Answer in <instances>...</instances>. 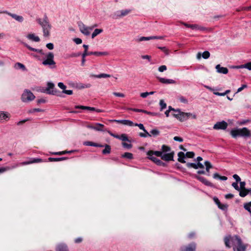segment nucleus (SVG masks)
<instances>
[{"label":"nucleus","mask_w":251,"mask_h":251,"mask_svg":"<svg viewBox=\"0 0 251 251\" xmlns=\"http://www.w3.org/2000/svg\"><path fill=\"white\" fill-rule=\"evenodd\" d=\"M230 241L232 244L234 251H246L247 246L243 244L241 239L238 236L226 237L225 238V243L226 247L230 248Z\"/></svg>","instance_id":"obj_1"},{"label":"nucleus","mask_w":251,"mask_h":251,"mask_svg":"<svg viewBox=\"0 0 251 251\" xmlns=\"http://www.w3.org/2000/svg\"><path fill=\"white\" fill-rule=\"evenodd\" d=\"M37 22L42 28L43 35L45 37L49 36L51 25L49 23L47 17H46L43 19H38L37 20Z\"/></svg>","instance_id":"obj_2"},{"label":"nucleus","mask_w":251,"mask_h":251,"mask_svg":"<svg viewBox=\"0 0 251 251\" xmlns=\"http://www.w3.org/2000/svg\"><path fill=\"white\" fill-rule=\"evenodd\" d=\"M230 134L234 138L237 136L243 137H250L251 136V131L247 127L232 129L230 131Z\"/></svg>","instance_id":"obj_3"},{"label":"nucleus","mask_w":251,"mask_h":251,"mask_svg":"<svg viewBox=\"0 0 251 251\" xmlns=\"http://www.w3.org/2000/svg\"><path fill=\"white\" fill-rule=\"evenodd\" d=\"M83 47L84 48L85 50L83 53L82 54V60H81V65L82 66H84L85 62V57L87 55H95L96 56H101V55H107L108 54L107 52H88L87 51L88 49V46L86 45H83Z\"/></svg>","instance_id":"obj_4"},{"label":"nucleus","mask_w":251,"mask_h":251,"mask_svg":"<svg viewBox=\"0 0 251 251\" xmlns=\"http://www.w3.org/2000/svg\"><path fill=\"white\" fill-rule=\"evenodd\" d=\"M35 98L34 94L29 90L25 89L21 96V100L23 102L29 103Z\"/></svg>","instance_id":"obj_5"},{"label":"nucleus","mask_w":251,"mask_h":251,"mask_svg":"<svg viewBox=\"0 0 251 251\" xmlns=\"http://www.w3.org/2000/svg\"><path fill=\"white\" fill-rule=\"evenodd\" d=\"M54 54L52 52H49L47 55L46 59L43 61L42 64L45 66H49L51 68L55 67V62L53 60Z\"/></svg>","instance_id":"obj_6"},{"label":"nucleus","mask_w":251,"mask_h":251,"mask_svg":"<svg viewBox=\"0 0 251 251\" xmlns=\"http://www.w3.org/2000/svg\"><path fill=\"white\" fill-rule=\"evenodd\" d=\"M78 27L80 32L85 35H89L90 34V31L92 30V27L86 26L83 23H79Z\"/></svg>","instance_id":"obj_7"},{"label":"nucleus","mask_w":251,"mask_h":251,"mask_svg":"<svg viewBox=\"0 0 251 251\" xmlns=\"http://www.w3.org/2000/svg\"><path fill=\"white\" fill-rule=\"evenodd\" d=\"M55 85L54 83L52 82H48L47 83V86L46 89L43 91L48 94L54 95L55 94L56 91L54 90Z\"/></svg>","instance_id":"obj_8"},{"label":"nucleus","mask_w":251,"mask_h":251,"mask_svg":"<svg viewBox=\"0 0 251 251\" xmlns=\"http://www.w3.org/2000/svg\"><path fill=\"white\" fill-rule=\"evenodd\" d=\"M5 13L11 17L13 19L18 21V22L22 23L24 21V18L23 16L17 15L16 14L11 13L7 11H0V14Z\"/></svg>","instance_id":"obj_9"},{"label":"nucleus","mask_w":251,"mask_h":251,"mask_svg":"<svg viewBox=\"0 0 251 251\" xmlns=\"http://www.w3.org/2000/svg\"><path fill=\"white\" fill-rule=\"evenodd\" d=\"M86 126L88 128L93 129L96 131H103L104 128V125L100 123L88 125Z\"/></svg>","instance_id":"obj_10"},{"label":"nucleus","mask_w":251,"mask_h":251,"mask_svg":"<svg viewBox=\"0 0 251 251\" xmlns=\"http://www.w3.org/2000/svg\"><path fill=\"white\" fill-rule=\"evenodd\" d=\"M227 126V124L225 121L217 122L213 126L215 129H225Z\"/></svg>","instance_id":"obj_11"},{"label":"nucleus","mask_w":251,"mask_h":251,"mask_svg":"<svg viewBox=\"0 0 251 251\" xmlns=\"http://www.w3.org/2000/svg\"><path fill=\"white\" fill-rule=\"evenodd\" d=\"M110 122H114L117 123L122 124L124 125H126L128 126H133L134 123L130 121L127 120H110Z\"/></svg>","instance_id":"obj_12"},{"label":"nucleus","mask_w":251,"mask_h":251,"mask_svg":"<svg viewBox=\"0 0 251 251\" xmlns=\"http://www.w3.org/2000/svg\"><path fill=\"white\" fill-rule=\"evenodd\" d=\"M58 86L61 89H62L63 90L62 91V93H64V94H66L69 95H71L73 93V91L71 90H66V88L67 87L62 82H59V83H58Z\"/></svg>","instance_id":"obj_13"},{"label":"nucleus","mask_w":251,"mask_h":251,"mask_svg":"<svg viewBox=\"0 0 251 251\" xmlns=\"http://www.w3.org/2000/svg\"><path fill=\"white\" fill-rule=\"evenodd\" d=\"M174 152H172L168 153L162 154L161 158L165 161L173 160L174 157Z\"/></svg>","instance_id":"obj_14"},{"label":"nucleus","mask_w":251,"mask_h":251,"mask_svg":"<svg viewBox=\"0 0 251 251\" xmlns=\"http://www.w3.org/2000/svg\"><path fill=\"white\" fill-rule=\"evenodd\" d=\"M26 38L29 40L34 41L36 42H38L40 41V39L39 37L36 36L34 33H30L27 35Z\"/></svg>","instance_id":"obj_15"},{"label":"nucleus","mask_w":251,"mask_h":251,"mask_svg":"<svg viewBox=\"0 0 251 251\" xmlns=\"http://www.w3.org/2000/svg\"><path fill=\"white\" fill-rule=\"evenodd\" d=\"M129 109L132 110L133 111L137 112H143L144 113L150 115L152 116H156L158 115V114L157 113L148 112L147 111L142 110V109H135V108H134V109L130 108Z\"/></svg>","instance_id":"obj_16"},{"label":"nucleus","mask_w":251,"mask_h":251,"mask_svg":"<svg viewBox=\"0 0 251 251\" xmlns=\"http://www.w3.org/2000/svg\"><path fill=\"white\" fill-rule=\"evenodd\" d=\"M157 79L160 82L164 84H175L176 83V81L173 79H166L159 77H157Z\"/></svg>","instance_id":"obj_17"},{"label":"nucleus","mask_w":251,"mask_h":251,"mask_svg":"<svg viewBox=\"0 0 251 251\" xmlns=\"http://www.w3.org/2000/svg\"><path fill=\"white\" fill-rule=\"evenodd\" d=\"M196 250V244L192 243L187 247L181 248V251H195Z\"/></svg>","instance_id":"obj_18"},{"label":"nucleus","mask_w":251,"mask_h":251,"mask_svg":"<svg viewBox=\"0 0 251 251\" xmlns=\"http://www.w3.org/2000/svg\"><path fill=\"white\" fill-rule=\"evenodd\" d=\"M10 118V114L7 112L0 111V122L3 120L7 121Z\"/></svg>","instance_id":"obj_19"},{"label":"nucleus","mask_w":251,"mask_h":251,"mask_svg":"<svg viewBox=\"0 0 251 251\" xmlns=\"http://www.w3.org/2000/svg\"><path fill=\"white\" fill-rule=\"evenodd\" d=\"M163 37L162 36H150V37H142L139 39V41H147L152 39H162Z\"/></svg>","instance_id":"obj_20"},{"label":"nucleus","mask_w":251,"mask_h":251,"mask_svg":"<svg viewBox=\"0 0 251 251\" xmlns=\"http://www.w3.org/2000/svg\"><path fill=\"white\" fill-rule=\"evenodd\" d=\"M216 69L219 73L226 74L228 73V69L226 67H221L220 65H216Z\"/></svg>","instance_id":"obj_21"},{"label":"nucleus","mask_w":251,"mask_h":251,"mask_svg":"<svg viewBox=\"0 0 251 251\" xmlns=\"http://www.w3.org/2000/svg\"><path fill=\"white\" fill-rule=\"evenodd\" d=\"M162 152L160 151H149L147 153V154L149 155V157H153V155H155L157 156L162 157Z\"/></svg>","instance_id":"obj_22"},{"label":"nucleus","mask_w":251,"mask_h":251,"mask_svg":"<svg viewBox=\"0 0 251 251\" xmlns=\"http://www.w3.org/2000/svg\"><path fill=\"white\" fill-rule=\"evenodd\" d=\"M235 68L237 69L246 68L249 70H251V61L244 65L235 66Z\"/></svg>","instance_id":"obj_23"},{"label":"nucleus","mask_w":251,"mask_h":251,"mask_svg":"<svg viewBox=\"0 0 251 251\" xmlns=\"http://www.w3.org/2000/svg\"><path fill=\"white\" fill-rule=\"evenodd\" d=\"M197 178L199 180H200L201 182L204 183L205 185H207V186H212V183L211 182H210L209 181H208L206 179H205L204 178H203L202 177H201V176H197Z\"/></svg>","instance_id":"obj_24"},{"label":"nucleus","mask_w":251,"mask_h":251,"mask_svg":"<svg viewBox=\"0 0 251 251\" xmlns=\"http://www.w3.org/2000/svg\"><path fill=\"white\" fill-rule=\"evenodd\" d=\"M24 45L25 47H26L28 50H30L31 51H36V52H39V53H40L41 54H43V52H42V50L36 49L35 48H33L31 47L30 46H29L28 45H27L26 43H24Z\"/></svg>","instance_id":"obj_25"},{"label":"nucleus","mask_w":251,"mask_h":251,"mask_svg":"<svg viewBox=\"0 0 251 251\" xmlns=\"http://www.w3.org/2000/svg\"><path fill=\"white\" fill-rule=\"evenodd\" d=\"M56 251H68L66 246L64 244H59L57 246Z\"/></svg>","instance_id":"obj_26"},{"label":"nucleus","mask_w":251,"mask_h":251,"mask_svg":"<svg viewBox=\"0 0 251 251\" xmlns=\"http://www.w3.org/2000/svg\"><path fill=\"white\" fill-rule=\"evenodd\" d=\"M185 114H186L185 112H180V114H179L178 116H177V119L181 122H183L187 120Z\"/></svg>","instance_id":"obj_27"},{"label":"nucleus","mask_w":251,"mask_h":251,"mask_svg":"<svg viewBox=\"0 0 251 251\" xmlns=\"http://www.w3.org/2000/svg\"><path fill=\"white\" fill-rule=\"evenodd\" d=\"M178 161L181 163H184L185 162L184 160L185 154L183 152H179L178 153Z\"/></svg>","instance_id":"obj_28"},{"label":"nucleus","mask_w":251,"mask_h":251,"mask_svg":"<svg viewBox=\"0 0 251 251\" xmlns=\"http://www.w3.org/2000/svg\"><path fill=\"white\" fill-rule=\"evenodd\" d=\"M103 31L102 29L97 28L95 29L92 34V38H94L98 34L101 33Z\"/></svg>","instance_id":"obj_29"},{"label":"nucleus","mask_w":251,"mask_h":251,"mask_svg":"<svg viewBox=\"0 0 251 251\" xmlns=\"http://www.w3.org/2000/svg\"><path fill=\"white\" fill-rule=\"evenodd\" d=\"M15 67L16 69H22L24 71H26V69L25 66L21 63L18 62V63H16L15 65Z\"/></svg>","instance_id":"obj_30"},{"label":"nucleus","mask_w":251,"mask_h":251,"mask_svg":"<svg viewBox=\"0 0 251 251\" xmlns=\"http://www.w3.org/2000/svg\"><path fill=\"white\" fill-rule=\"evenodd\" d=\"M105 149L102 151V153L103 154H109L110 153L111 151V148L110 146L108 145H105L104 146Z\"/></svg>","instance_id":"obj_31"},{"label":"nucleus","mask_w":251,"mask_h":251,"mask_svg":"<svg viewBox=\"0 0 251 251\" xmlns=\"http://www.w3.org/2000/svg\"><path fill=\"white\" fill-rule=\"evenodd\" d=\"M122 157L131 159L133 158V154L130 152H125L124 154L122 155Z\"/></svg>","instance_id":"obj_32"},{"label":"nucleus","mask_w":251,"mask_h":251,"mask_svg":"<svg viewBox=\"0 0 251 251\" xmlns=\"http://www.w3.org/2000/svg\"><path fill=\"white\" fill-rule=\"evenodd\" d=\"M91 85L90 83L83 84L80 83L79 84L78 87L79 89L88 88L91 87Z\"/></svg>","instance_id":"obj_33"},{"label":"nucleus","mask_w":251,"mask_h":251,"mask_svg":"<svg viewBox=\"0 0 251 251\" xmlns=\"http://www.w3.org/2000/svg\"><path fill=\"white\" fill-rule=\"evenodd\" d=\"M239 195L242 197H245L248 194V191L246 189L240 190Z\"/></svg>","instance_id":"obj_34"},{"label":"nucleus","mask_w":251,"mask_h":251,"mask_svg":"<svg viewBox=\"0 0 251 251\" xmlns=\"http://www.w3.org/2000/svg\"><path fill=\"white\" fill-rule=\"evenodd\" d=\"M204 165H205V167H206V172L209 173V169L212 168V165H211L210 162H209L208 161H205Z\"/></svg>","instance_id":"obj_35"},{"label":"nucleus","mask_w":251,"mask_h":251,"mask_svg":"<svg viewBox=\"0 0 251 251\" xmlns=\"http://www.w3.org/2000/svg\"><path fill=\"white\" fill-rule=\"evenodd\" d=\"M185 114L187 120L189 118H191L193 119H196L197 118V116L195 114L191 113H185Z\"/></svg>","instance_id":"obj_36"},{"label":"nucleus","mask_w":251,"mask_h":251,"mask_svg":"<svg viewBox=\"0 0 251 251\" xmlns=\"http://www.w3.org/2000/svg\"><path fill=\"white\" fill-rule=\"evenodd\" d=\"M149 158L152 160L153 162H155L158 165H161V164H163L161 160L155 157H149Z\"/></svg>","instance_id":"obj_37"},{"label":"nucleus","mask_w":251,"mask_h":251,"mask_svg":"<svg viewBox=\"0 0 251 251\" xmlns=\"http://www.w3.org/2000/svg\"><path fill=\"white\" fill-rule=\"evenodd\" d=\"M111 75L106 74H101L98 75H96L95 77L97 78H107L110 77Z\"/></svg>","instance_id":"obj_38"},{"label":"nucleus","mask_w":251,"mask_h":251,"mask_svg":"<svg viewBox=\"0 0 251 251\" xmlns=\"http://www.w3.org/2000/svg\"><path fill=\"white\" fill-rule=\"evenodd\" d=\"M159 105L161 107L160 110L162 111L167 107L166 103L164 102L163 100H161L159 101Z\"/></svg>","instance_id":"obj_39"},{"label":"nucleus","mask_w":251,"mask_h":251,"mask_svg":"<svg viewBox=\"0 0 251 251\" xmlns=\"http://www.w3.org/2000/svg\"><path fill=\"white\" fill-rule=\"evenodd\" d=\"M83 145L85 146H99V144L93 143L92 142L90 141H86L83 143Z\"/></svg>","instance_id":"obj_40"},{"label":"nucleus","mask_w":251,"mask_h":251,"mask_svg":"<svg viewBox=\"0 0 251 251\" xmlns=\"http://www.w3.org/2000/svg\"><path fill=\"white\" fill-rule=\"evenodd\" d=\"M144 133H140L139 136L142 137H151V135L146 130L144 131Z\"/></svg>","instance_id":"obj_41"},{"label":"nucleus","mask_w":251,"mask_h":251,"mask_svg":"<svg viewBox=\"0 0 251 251\" xmlns=\"http://www.w3.org/2000/svg\"><path fill=\"white\" fill-rule=\"evenodd\" d=\"M199 30L206 31V32H211L212 31V28H206L204 26H202L201 25L200 26Z\"/></svg>","instance_id":"obj_42"},{"label":"nucleus","mask_w":251,"mask_h":251,"mask_svg":"<svg viewBox=\"0 0 251 251\" xmlns=\"http://www.w3.org/2000/svg\"><path fill=\"white\" fill-rule=\"evenodd\" d=\"M44 110L39 108H33L28 110L27 113L28 114H31L35 112H43Z\"/></svg>","instance_id":"obj_43"},{"label":"nucleus","mask_w":251,"mask_h":251,"mask_svg":"<svg viewBox=\"0 0 251 251\" xmlns=\"http://www.w3.org/2000/svg\"><path fill=\"white\" fill-rule=\"evenodd\" d=\"M65 157H60V158H49V160L50 161H59L66 159Z\"/></svg>","instance_id":"obj_44"},{"label":"nucleus","mask_w":251,"mask_h":251,"mask_svg":"<svg viewBox=\"0 0 251 251\" xmlns=\"http://www.w3.org/2000/svg\"><path fill=\"white\" fill-rule=\"evenodd\" d=\"M202 56L204 59H207L210 56V53L208 51H204L202 54Z\"/></svg>","instance_id":"obj_45"},{"label":"nucleus","mask_w":251,"mask_h":251,"mask_svg":"<svg viewBox=\"0 0 251 251\" xmlns=\"http://www.w3.org/2000/svg\"><path fill=\"white\" fill-rule=\"evenodd\" d=\"M10 169L9 167H2L0 168V174H2L7 171H8Z\"/></svg>","instance_id":"obj_46"},{"label":"nucleus","mask_w":251,"mask_h":251,"mask_svg":"<svg viewBox=\"0 0 251 251\" xmlns=\"http://www.w3.org/2000/svg\"><path fill=\"white\" fill-rule=\"evenodd\" d=\"M72 151H62L54 152V153H53V154H55V155H62V154H64L65 153H67L72 152Z\"/></svg>","instance_id":"obj_47"},{"label":"nucleus","mask_w":251,"mask_h":251,"mask_svg":"<svg viewBox=\"0 0 251 251\" xmlns=\"http://www.w3.org/2000/svg\"><path fill=\"white\" fill-rule=\"evenodd\" d=\"M158 49L162 50L166 55H168L169 54V50L168 49H167L166 47H158Z\"/></svg>","instance_id":"obj_48"},{"label":"nucleus","mask_w":251,"mask_h":251,"mask_svg":"<svg viewBox=\"0 0 251 251\" xmlns=\"http://www.w3.org/2000/svg\"><path fill=\"white\" fill-rule=\"evenodd\" d=\"M195 155V153L193 151L187 152L185 154V156L188 158H193Z\"/></svg>","instance_id":"obj_49"},{"label":"nucleus","mask_w":251,"mask_h":251,"mask_svg":"<svg viewBox=\"0 0 251 251\" xmlns=\"http://www.w3.org/2000/svg\"><path fill=\"white\" fill-rule=\"evenodd\" d=\"M162 150L163 152H167L170 151L171 148L169 147L164 145L162 146Z\"/></svg>","instance_id":"obj_50"},{"label":"nucleus","mask_w":251,"mask_h":251,"mask_svg":"<svg viewBox=\"0 0 251 251\" xmlns=\"http://www.w3.org/2000/svg\"><path fill=\"white\" fill-rule=\"evenodd\" d=\"M151 133L154 136H157L159 134L160 132L156 129H153L151 131Z\"/></svg>","instance_id":"obj_51"},{"label":"nucleus","mask_w":251,"mask_h":251,"mask_svg":"<svg viewBox=\"0 0 251 251\" xmlns=\"http://www.w3.org/2000/svg\"><path fill=\"white\" fill-rule=\"evenodd\" d=\"M200 25L197 24L192 25V26H190V28L193 30H199Z\"/></svg>","instance_id":"obj_52"},{"label":"nucleus","mask_w":251,"mask_h":251,"mask_svg":"<svg viewBox=\"0 0 251 251\" xmlns=\"http://www.w3.org/2000/svg\"><path fill=\"white\" fill-rule=\"evenodd\" d=\"M167 70V67L165 65H162L158 68V71L160 72H163Z\"/></svg>","instance_id":"obj_53"},{"label":"nucleus","mask_w":251,"mask_h":251,"mask_svg":"<svg viewBox=\"0 0 251 251\" xmlns=\"http://www.w3.org/2000/svg\"><path fill=\"white\" fill-rule=\"evenodd\" d=\"M187 166L188 167H192L194 169H197V164L192 163H189L187 164Z\"/></svg>","instance_id":"obj_54"},{"label":"nucleus","mask_w":251,"mask_h":251,"mask_svg":"<svg viewBox=\"0 0 251 251\" xmlns=\"http://www.w3.org/2000/svg\"><path fill=\"white\" fill-rule=\"evenodd\" d=\"M113 94L116 97H122V98H124L125 96L123 93H118V92H114V93H113Z\"/></svg>","instance_id":"obj_55"},{"label":"nucleus","mask_w":251,"mask_h":251,"mask_svg":"<svg viewBox=\"0 0 251 251\" xmlns=\"http://www.w3.org/2000/svg\"><path fill=\"white\" fill-rule=\"evenodd\" d=\"M120 139L122 140V141H128V138L126 136V135L125 134H123L120 136Z\"/></svg>","instance_id":"obj_56"},{"label":"nucleus","mask_w":251,"mask_h":251,"mask_svg":"<svg viewBox=\"0 0 251 251\" xmlns=\"http://www.w3.org/2000/svg\"><path fill=\"white\" fill-rule=\"evenodd\" d=\"M75 108L87 110L88 109V106H83V105H76L75 106Z\"/></svg>","instance_id":"obj_57"},{"label":"nucleus","mask_w":251,"mask_h":251,"mask_svg":"<svg viewBox=\"0 0 251 251\" xmlns=\"http://www.w3.org/2000/svg\"><path fill=\"white\" fill-rule=\"evenodd\" d=\"M134 126H138L140 129L143 130V131H145V130H146L145 129V127L143 126V125L142 124H134Z\"/></svg>","instance_id":"obj_58"},{"label":"nucleus","mask_w":251,"mask_h":251,"mask_svg":"<svg viewBox=\"0 0 251 251\" xmlns=\"http://www.w3.org/2000/svg\"><path fill=\"white\" fill-rule=\"evenodd\" d=\"M123 146L127 149H130L132 147V145L130 144H128L125 142L122 143Z\"/></svg>","instance_id":"obj_59"},{"label":"nucleus","mask_w":251,"mask_h":251,"mask_svg":"<svg viewBox=\"0 0 251 251\" xmlns=\"http://www.w3.org/2000/svg\"><path fill=\"white\" fill-rule=\"evenodd\" d=\"M174 140L176 141H177L179 142H183V140L181 137H178V136H175L174 137Z\"/></svg>","instance_id":"obj_60"},{"label":"nucleus","mask_w":251,"mask_h":251,"mask_svg":"<svg viewBox=\"0 0 251 251\" xmlns=\"http://www.w3.org/2000/svg\"><path fill=\"white\" fill-rule=\"evenodd\" d=\"M46 47L48 49H49V50H50L53 49V48H54L53 44L51 43L47 44L46 45Z\"/></svg>","instance_id":"obj_61"},{"label":"nucleus","mask_w":251,"mask_h":251,"mask_svg":"<svg viewBox=\"0 0 251 251\" xmlns=\"http://www.w3.org/2000/svg\"><path fill=\"white\" fill-rule=\"evenodd\" d=\"M74 41L76 44H80L82 43V40L78 38H76L74 39Z\"/></svg>","instance_id":"obj_62"},{"label":"nucleus","mask_w":251,"mask_h":251,"mask_svg":"<svg viewBox=\"0 0 251 251\" xmlns=\"http://www.w3.org/2000/svg\"><path fill=\"white\" fill-rule=\"evenodd\" d=\"M232 186L237 190L240 191V188L238 186V182H233L232 184Z\"/></svg>","instance_id":"obj_63"},{"label":"nucleus","mask_w":251,"mask_h":251,"mask_svg":"<svg viewBox=\"0 0 251 251\" xmlns=\"http://www.w3.org/2000/svg\"><path fill=\"white\" fill-rule=\"evenodd\" d=\"M245 185H246L245 182H244V181L240 182V188H239L240 190V189H246L245 188Z\"/></svg>","instance_id":"obj_64"}]
</instances>
